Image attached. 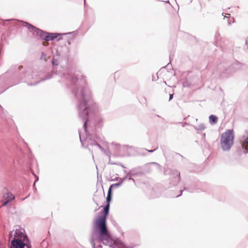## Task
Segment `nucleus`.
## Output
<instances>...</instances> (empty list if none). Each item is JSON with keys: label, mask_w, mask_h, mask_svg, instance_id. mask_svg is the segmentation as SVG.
Listing matches in <instances>:
<instances>
[{"label": "nucleus", "mask_w": 248, "mask_h": 248, "mask_svg": "<svg viewBox=\"0 0 248 248\" xmlns=\"http://www.w3.org/2000/svg\"><path fill=\"white\" fill-rule=\"evenodd\" d=\"M72 69H68L67 73L63 74V76L66 79L67 85L75 96L78 117L84 122L83 126L86 131L89 115L95 112V105L91 104L92 94L90 90L84 86L85 81L78 79Z\"/></svg>", "instance_id": "f257e3e1"}, {"label": "nucleus", "mask_w": 248, "mask_h": 248, "mask_svg": "<svg viewBox=\"0 0 248 248\" xmlns=\"http://www.w3.org/2000/svg\"><path fill=\"white\" fill-rule=\"evenodd\" d=\"M109 203H108L104 207V215H101L97 219L95 224L98 227L100 230V239L105 244H108L109 241L108 231L106 226V216L108 215L109 211Z\"/></svg>", "instance_id": "f03ea898"}, {"label": "nucleus", "mask_w": 248, "mask_h": 248, "mask_svg": "<svg viewBox=\"0 0 248 248\" xmlns=\"http://www.w3.org/2000/svg\"><path fill=\"white\" fill-rule=\"evenodd\" d=\"M234 139L232 130H228L221 134L220 137V146L225 151H229L233 145Z\"/></svg>", "instance_id": "7ed1b4c3"}, {"label": "nucleus", "mask_w": 248, "mask_h": 248, "mask_svg": "<svg viewBox=\"0 0 248 248\" xmlns=\"http://www.w3.org/2000/svg\"><path fill=\"white\" fill-rule=\"evenodd\" d=\"M13 237V239H20L29 242L27 236L25 233V230L20 227L15 229L9 234L10 238Z\"/></svg>", "instance_id": "20e7f679"}, {"label": "nucleus", "mask_w": 248, "mask_h": 248, "mask_svg": "<svg viewBox=\"0 0 248 248\" xmlns=\"http://www.w3.org/2000/svg\"><path fill=\"white\" fill-rule=\"evenodd\" d=\"M23 240L20 239H13L11 241V246L14 248H31L30 244L27 243L25 244Z\"/></svg>", "instance_id": "39448f33"}, {"label": "nucleus", "mask_w": 248, "mask_h": 248, "mask_svg": "<svg viewBox=\"0 0 248 248\" xmlns=\"http://www.w3.org/2000/svg\"><path fill=\"white\" fill-rule=\"evenodd\" d=\"M3 205L5 206L9 202L15 199V196L12 193L7 192L3 195Z\"/></svg>", "instance_id": "423d86ee"}, {"label": "nucleus", "mask_w": 248, "mask_h": 248, "mask_svg": "<svg viewBox=\"0 0 248 248\" xmlns=\"http://www.w3.org/2000/svg\"><path fill=\"white\" fill-rule=\"evenodd\" d=\"M47 33V32L44 31L38 28V29H36L35 34L34 35L39 36L42 39L46 41V36Z\"/></svg>", "instance_id": "0eeeda50"}, {"label": "nucleus", "mask_w": 248, "mask_h": 248, "mask_svg": "<svg viewBox=\"0 0 248 248\" xmlns=\"http://www.w3.org/2000/svg\"><path fill=\"white\" fill-rule=\"evenodd\" d=\"M60 34L57 33L47 32L46 36V41H49L53 40L54 39L56 38Z\"/></svg>", "instance_id": "6e6552de"}, {"label": "nucleus", "mask_w": 248, "mask_h": 248, "mask_svg": "<svg viewBox=\"0 0 248 248\" xmlns=\"http://www.w3.org/2000/svg\"><path fill=\"white\" fill-rule=\"evenodd\" d=\"M96 231L95 230H94L93 231V232L91 234V238H90L91 243L92 244L93 248H102V247L100 245H98L96 248L95 247V244L94 243V235L96 233Z\"/></svg>", "instance_id": "1a4fd4ad"}, {"label": "nucleus", "mask_w": 248, "mask_h": 248, "mask_svg": "<svg viewBox=\"0 0 248 248\" xmlns=\"http://www.w3.org/2000/svg\"><path fill=\"white\" fill-rule=\"evenodd\" d=\"M23 23L24 26H26L33 34H35L36 29H38L37 28L27 22H24Z\"/></svg>", "instance_id": "9d476101"}, {"label": "nucleus", "mask_w": 248, "mask_h": 248, "mask_svg": "<svg viewBox=\"0 0 248 248\" xmlns=\"http://www.w3.org/2000/svg\"><path fill=\"white\" fill-rule=\"evenodd\" d=\"M113 246L114 248H123L124 247L123 242L119 239H116L114 241Z\"/></svg>", "instance_id": "9b49d317"}, {"label": "nucleus", "mask_w": 248, "mask_h": 248, "mask_svg": "<svg viewBox=\"0 0 248 248\" xmlns=\"http://www.w3.org/2000/svg\"><path fill=\"white\" fill-rule=\"evenodd\" d=\"M126 179V177H124V178H120V182L111 185L109 187V188L111 190L112 188H115L119 187Z\"/></svg>", "instance_id": "f8f14e48"}, {"label": "nucleus", "mask_w": 248, "mask_h": 248, "mask_svg": "<svg viewBox=\"0 0 248 248\" xmlns=\"http://www.w3.org/2000/svg\"><path fill=\"white\" fill-rule=\"evenodd\" d=\"M86 140L87 142L88 146H97L98 144L95 141L89 138H87Z\"/></svg>", "instance_id": "ddd939ff"}, {"label": "nucleus", "mask_w": 248, "mask_h": 248, "mask_svg": "<svg viewBox=\"0 0 248 248\" xmlns=\"http://www.w3.org/2000/svg\"><path fill=\"white\" fill-rule=\"evenodd\" d=\"M209 122L211 124H215L217 122V116L211 115L209 116Z\"/></svg>", "instance_id": "4468645a"}, {"label": "nucleus", "mask_w": 248, "mask_h": 248, "mask_svg": "<svg viewBox=\"0 0 248 248\" xmlns=\"http://www.w3.org/2000/svg\"><path fill=\"white\" fill-rule=\"evenodd\" d=\"M111 190L110 189V188H109L108 193L107 197V202L108 203H109V202H110V201L111 200Z\"/></svg>", "instance_id": "2eb2a0df"}, {"label": "nucleus", "mask_w": 248, "mask_h": 248, "mask_svg": "<svg viewBox=\"0 0 248 248\" xmlns=\"http://www.w3.org/2000/svg\"><path fill=\"white\" fill-rule=\"evenodd\" d=\"M205 128V126L204 124H200L197 127H196L195 129L197 130H204Z\"/></svg>", "instance_id": "dca6fc26"}, {"label": "nucleus", "mask_w": 248, "mask_h": 248, "mask_svg": "<svg viewBox=\"0 0 248 248\" xmlns=\"http://www.w3.org/2000/svg\"><path fill=\"white\" fill-rule=\"evenodd\" d=\"M44 79H42V80H38V81H36V82H34L33 83H30L29 82H28V84L29 85H35L37 83L40 82L41 81H43L44 80Z\"/></svg>", "instance_id": "f3484780"}, {"label": "nucleus", "mask_w": 248, "mask_h": 248, "mask_svg": "<svg viewBox=\"0 0 248 248\" xmlns=\"http://www.w3.org/2000/svg\"><path fill=\"white\" fill-rule=\"evenodd\" d=\"M127 175L129 176L128 178L129 180H132L133 181H134V180L133 178H132V176H133V174L130 172L128 173Z\"/></svg>", "instance_id": "a211bd4d"}, {"label": "nucleus", "mask_w": 248, "mask_h": 248, "mask_svg": "<svg viewBox=\"0 0 248 248\" xmlns=\"http://www.w3.org/2000/svg\"><path fill=\"white\" fill-rule=\"evenodd\" d=\"M176 175H178V177L176 178V179L177 180L178 182H179L180 179V172H176Z\"/></svg>", "instance_id": "6ab92c4d"}, {"label": "nucleus", "mask_w": 248, "mask_h": 248, "mask_svg": "<svg viewBox=\"0 0 248 248\" xmlns=\"http://www.w3.org/2000/svg\"><path fill=\"white\" fill-rule=\"evenodd\" d=\"M96 147H98L102 151H104V149L99 144H97V146Z\"/></svg>", "instance_id": "aec40b11"}, {"label": "nucleus", "mask_w": 248, "mask_h": 248, "mask_svg": "<svg viewBox=\"0 0 248 248\" xmlns=\"http://www.w3.org/2000/svg\"><path fill=\"white\" fill-rule=\"evenodd\" d=\"M150 164H154V165H156V166H157L159 168H160V166L158 164H157V163H156V162H151V163H150Z\"/></svg>", "instance_id": "412c9836"}, {"label": "nucleus", "mask_w": 248, "mask_h": 248, "mask_svg": "<svg viewBox=\"0 0 248 248\" xmlns=\"http://www.w3.org/2000/svg\"><path fill=\"white\" fill-rule=\"evenodd\" d=\"M37 76L38 75L36 74V73H33L31 76L32 78H34V77L35 78H36Z\"/></svg>", "instance_id": "4be33fe9"}, {"label": "nucleus", "mask_w": 248, "mask_h": 248, "mask_svg": "<svg viewBox=\"0 0 248 248\" xmlns=\"http://www.w3.org/2000/svg\"><path fill=\"white\" fill-rule=\"evenodd\" d=\"M7 88H5V89H3V88H1L0 87V94L1 93H2V92H3Z\"/></svg>", "instance_id": "5701e85b"}, {"label": "nucleus", "mask_w": 248, "mask_h": 248, "mask_svg": "<svg viewBox=\"0 0 248 248\" xmlns=\"http://www.w3.org/2000/svg\"><path fill=\"white\" fill-rule=\"evenodd\" d=\"M173 95V94H170L169 101H170V100H171L172 99Z\"/></svg>", "instance_id": "b1692460"}, {"label": "nucleus", "mask_w": 248, "mask_h": 248, "mask_svg": "<svg viewBox=\"0 0 248 248\" xmlns=\"http://www.w3.org/2000/svg\"><path fill=\"white\" fill-rule=\"evenodd\" d=\"M155 150V149L152 150H147V151H148L150 153H152V152H154Z\"/></svg>", "instance_id": "393cba45"}, {"label": "nucleus", "mask_w": 248, "mask_h": 248, "mask_svg": "<svg viewBox=\"0 0 248 248\" xmlns=\"http://www.w3.org/2000/svg\"><path fill=\"white\" fill-rule=\"evenodd\" d=\"M182 190H181V193H180V194L176 196L175 197H179L180 196H181V195H182Z\"/></svg>", "instance_id": "a878e982"}, {"label": "nucleus", "mask_w": 248, "mask_h": 248, "mask_svg": "<svg viewBox=\"0 0 248 248\" xmlns=\"http://www.w3.org/2000/svg\"><path fill=\"white\" fill-rule=\"evenodd\" d=\"M79 134L80 140V141L82 142V139H81V138L80 134V133H79Z\"/></svg>", "instance_id": "bb28decb"}, {"label": "nucleus", "mask_w": 248, "mask_h": 248, "mask_svg": "<svg viewBox=\"0 0 248 248\" xmlns=\"http://www.w3.org/2000/svg\"><path fill=\"white\" fill-rule=\"evenodd\" d=\"M38 180V178H37V179H36V180L35 181V182L34 183V185L35 184L36 182H37Z\"/></svg>", "instance_id": "cd10ccee"}, {"label": "nucleus", "mask_w": 248, "mask_h": 248, "mask_svg": "<svg viewBox=\"0 0 248 248\" xmlns=\"http://www.w3.org/2000/svg\"><path fill=\"white\" fill-rule=\"evenodd\" d=\"M248 141V137L246 139V140H245V141Z\"/></svg>", "instance_id": "c85d7f7f"}, {"label": "nucleus", "mask_w": 248, "mask_h": 248, "mask_svg": "<svg viewBox=\"0 0 248 248\" xmlns=\"http://www.w3.org/2000/svg\"><path fill=\"white\" fill-rule=\"evenodd\" d=\"M28 77H29V78H30V77H31V76L28 75Z\"/></svg>", "instance_id": "c756f323"}, {"label": "nucleus", "mask_w": 248, "mask_h": 248, "mask_svg": "<svg viewBox=\"0 0 248 248\" xmlns=\"http://www.w3.org/2000/svg\"><path fill=\"white\" fill-rule=\"evenodd\" d=\"M84 3H85V0H84Z\"/></svg>", "instance_id": "7c9ffc66"}]
</instances>
